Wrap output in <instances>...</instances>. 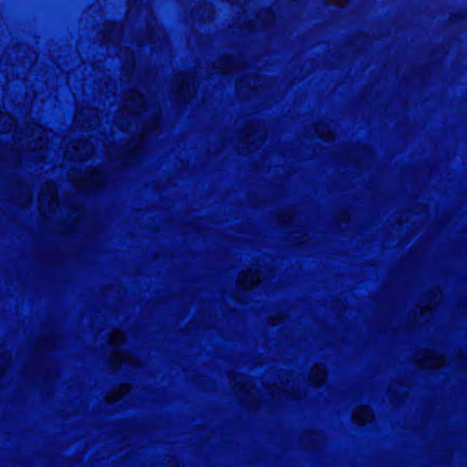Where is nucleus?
<instances>
[{"label": "nucleus", "mask_w": 467, "mask_h": 467, "mask_svg": "<svg viewBox=\"0 0 467 467\" xmlns=\"http://www.w3.org/2000/svg\"><path fill=\"white\" fill-rule=\"evenodd\" d=\"M247 78H238L236 79V82H235V88H236V92L237 94L240 96V97H251L253 92H254V88H248L247 91L244 90V88L246 87V82H247Z\"/></svg>", "instance_id": "nucleus-30"}, {"label": "nucleus", "mask_w": 467, "mask_h": 467, "mask_svg": "<svg viewBox=\"0 0 467 467\" xmlns=\"http://www.w3.org/2000/svg\"><path fill=\"white\" fill-rule=\"evenodd\" d=\"M137 1H138V0H128V5H129V6H130V8H131V7H133V6L136 5V2H137Z\"/></svg>", "instance_id": "nucleus-37"}, {"label": "nucleus", "mask_w": 467, "mask_h": 467, "mask_svg": "<svg viewBox=\"0 0 467 467\" xmlns=\"http://www.w3.org/2000/svg\"><path fill=\"white\" fill-rule=\"evenodd\" d=\"M440 294L441 291L438 288H432L427 291L424 295V297L427 300V305L416 306L411 310L410 314L415 317V318H419L422 317L426 313H431L437 305V298Z\"/></svg>", "instance_id": "nucleus-19"}, {"label": "nucleus", "mask_w": 467, "mask_h": 467, "mask_svg": "<svg viewBox=\"0 0 467 467\" xmlns=\"http://www.w3.org/2000/svg\"><path fill=\"white\" fill-rule=\"evenodd\" d=\"M283 376H284V378H285L286 379H288V376H289V375H288V373H284V375H283Z\"/></svg>", "instance_id": "nucleus-38"}, {"label": "nucleus", "mask_w": 467, "mask_h": 467, "mask_svg": "<svg viewBox=\"0 0 467 467\" xmlns=\"http://www.w3.org/2000/svg\"><path fill=\"white\" fill-rule=\"evenodd\" d=\"M335 220L337 223H348L350 220V214L347 211H341L337 213Z\"/></svg>", "instance_id": "nucleus-33"}, {"label": "nucleus", "mask_w": 467, "mask_h": 467, "mask_svg": "<svg viewBox=\"0 0 467 467\" xmlns=\"http://www.w3.org/2000/svg\"><path fill=\"white\" fill-rule=\"evenodd\" d=\"M15 130V143L24 142L26 149L32 152L45 150L48 143L47 130L35 120H30L16 126V119L9 113L0 111V134H6Z\"/></svg>", "instance_id": "nucleus-1"}, {"label": "nucleus", "mask_w": 467, "mask_h": 467, "mask_svg": "<svg viewBox=\"0 0 467 467\" xmlns=\"http://www.w3.org/2000/svg\"><path fill=\"white\" fill-rule=\"evenodd\" d=\"M21 164V161L20 160L17 161V166H19Z\"/></svg>", "instance_id": "nucleus-40"}, {"label": "nucleus", "mask_w": 467, "mask_h": 467, "mask_svg": "<svg viewBox=\"0 0 467 467\" xmlns=\"http://www.w3.org/2000/svg\"><path fill=\"white\" fill-rule=\"evenodd\" d=\"M307 235L306 234H304V235H301V236H298L296 237V239L297 240L296 241V244H306L307 242Z\"/></svg>", "instance_id": "nucleus-35"}, {"label": "nucleus", "mask_w": 467, "mask_h": 467, "mask_svg": "<svg viewBox=\"0 0 467 467\" xmlns=\"http://www.w3.org/2000/svg\"><path fill=\"white\" fill-rule=\"evenodd\" d=\"M262 281V273L258 269L249 267L238 274L237 285L244 288L243 291L236 290L232 294V298L240 303L247 304V292L254 285L260 284Z\"/></svg>", "instance_id": "nucleus-10"}, {"label": "nucleus", "mask_w": 467, "mask_h": 467, "mask_svg": "<svg viewBox=\"0 0 467 467\" xmlns=\"http://www.w3.org/2000/svg\"><path fill=\"white\" fill-rule=\"evenodd\" d=\"M253 0H227L229 4L232 5L239 6L241 8L245 7L252 2Z\"/></svg>", "instance_id": "nucleus-34"}, {"label": "nucleus", "mask_w": 467, "mask_h": 467, "mask_svg": "<svg viewBox=\"0 0 467 467\" xmlns=\"http://www.w3.org/2000/svg\"><path fill=\"white\" fill-rule=\"evenodd\" d=\"M131 390L130 383H122L118 387L111 389L105 396V400L108 403H113L119 400Z\"/></svg>", "instance_id": "nucleus-22"}, {"label": "nucleus", "mask_w": 467, "mask_h": 467, "mask_svg": "<svg viewBox=\"0 0 467 467\" xmlns=\"http://www.w3.org/2000/svg\"><path fill=\"white\" fill-rule=\"evenodd\" d=\"M10 354L4 353L0 356V378L5 374L8 369Z\"/></svg>", "instance_id": "nucleus-31"}, {"label": "nucleus", "mask_w": 467, "mask_h": 467, "mask_svg": "<svg viewBox=\"0 0 467 467\" xmlns=\"http://www.w3.org/2000/svg\"><path fill=\"white\" fill-rule=\"evenodd\" d=\"M327 377V369L321 363L315 364L309 372L308 381L310 385L320 387L324 384Z\"/></svg>", "instance_id": "nucleus-21"}, {"label": "nucleus", "mask_w": 467, "mask_h": 467, "mask_svg": "<svg viewBox=\"0 0 467 467\" xmlns=\"http://www.w3.org/2000/svg\"><path fill=\"white\" fill-rule=\"evenodd\" d=\"M285 317L281 314H275L268 317L267 323L271 326H277L285 321Z\"/></svg>", "instance_id": "nucleus-32"}, {"label": "nucleus", "mask_w": 467, "mask_h": 467, "mask_svg": "<svg viewBox=\"0 0 467 467\" xmlns=\"http://www.w3.org/2000/svg\"><path fill=\"white\" fill-rule=\"evenodd\" d=\"M276 223L284 227L292 226L296 220L295 212L292 209H285L275 214Z\"/></svg>", "instance_id": "nucleus-25"}, {"label": "nucleus", "mask_w": 467, "mask_h": 467, "mask_svg": "<svg viewBox=\"0 0 467 467\" xmlns=\"http://www.w3.org/2000/svg\"><path fill=\"white\" fill-rule=\"evenodd\" d=\"M375 415L373 410L366 405L358 406L353 413L352 420L358 425H363L366 422H372Z\"/></svg>", "instance_id": "nucleus-20"}, {"label": "nucleus", "mask_w": 467, "mask_h": 467, "mask_svg": "<svg viewBox=\"0 0 467 467\" xmlns=\"http://www.w3.org/2000/svg\"><path fill=\"white\" fill-rule=\"evenodd\" d=\"M348 0H336L333 4L337 6H343L347 5Z\"/></svg>", "instance_id": "nucleus-36"}, {"label": "nucleus", "mask_w": 467, "mask_h": 467, "mask_svg": "<svg viewBox=\"0 0 467 467\" xmlns=\"http://www.w3.org/2000/svg\"><path fill=\"white\" fill-rule=\"evenodd\" d=\"M126 339L125 333L119 329L113 330L109 336V343L113 348L122 346Z\"/></svg>", "instance_id": "nucleus-29"}, {"label": "nucleus", "mask_w": 467, "mask_h": 467, "mask_svg": "<svg viewBox=\"0 0 467 467\" xmlns=\"http://www.w3.org/2000/svg\"><path fill=\"white\" fill-rule=\"evenodd\" d=\"M193 12L195 16H201V20L203 22H212L214 19L215 13L213 7L209 4L204 3L194 7Z\"/></svg>", "instance_id": "nucleus-26"}, {"label": "nucleus", "mask_w": 467, "mask_h": 467, "mask_svg": "<svg viewBox=\"0 0 467 467\" xmlns=\"http://www.w3.org/2000/svg\"><path fill=\"white\" fill-rule=\"evenodd\" d=\"M59 205L58 188L54 181L42 184L38 194V212L42 217L48 218L56 214Z\"/></svg>", "instance_id": "nucleus-7"}, {"label": "nucleus", "mask_w": 467, "mask_h": 467, "mask_svg": "<svg viewBox=\"0 0 467 467\" xmlns=\"http://www.w3.org/2000/svg\"><path fill=\"white\" fill-rule=\"evenodd\" d=\"M415 362L421 368H441L446 364V358L434 350L427 349L417 353Z\"/></svg>", "instance_id": "nucleus-14"}, {"label": "nucleus", "mask_w": 467, "mask_h": 467, "mask_svg": "<svg viewBox=\"0 0 467 467\" xmlns=\"http://www.w3.org/2000/svg\"><path fill=\"white\" fill-rule=\"evenodd\" d=\"M16 203L26 207L33 202V192L23 178H16L11 182Z\"/></svg>", "instance_id": "nucleus-15"}, {"label": "nucleus", "mask_w": 467, "mask_h": 467, "mask_svg": "<svg viewBox=\"0 0 467 467\" xmlns=\"http://www.w3.org/2000/svg\"><path fill=\"white\" fill-rule=\"evenodd\" d=\"M56 342L48 337L39 338L34 345V351L36 355L40 352H52L55 349Z\"/></svg>", "instance_id": "nucleus-27"}, {"label": "nucleus", "mask_w": 467, "mask_h": 467, "mask_svg": "<svg viewBox=\"0 0 467 467\" xmlns=\"http://www.w3.org/2000/svg\"><path fill=\"white\" fill-rule=\"evenodd\" d=\"M160 124L161 112L159 111L141 123L137 135L126 145L118 150V158L127 164L140 158L142 154L146 140L160 129Z\"/></svg>", "instance_id": "nucleus-3"}, {"label": "nucleus", "mask_w": 467, "mask_h": 467, "mask_svg": "<svg viewBox=\"0 0 467 467\" xmlns=\"http://www.w3.org/2000/svg\"><path fill=\"white\" fill-rule=\"evenodd\" d=\"M95 154V147L88 140H78L71 148L65 152L66 158L75 161H86Z\"/></svg>", "instance_id": "nucleus-12"}, {"label": "nucleus", "mask_w": 467, "mask_h": 467, "mask_svg": "<svg viewBox=\"0 0 467 467\" xmlns=\"http://www.w3.org/2000/svg\"><path fill=\"white\" fill-rule=\"evenodd\" d=\"M46 157L44 155L40 156V160L43 161Z\"/></svg>", "instance_id": "nucleus-39"}, {"label": "nucleus", "mask_w": 467, "mask_h": 467, "mask_svg": "<svg viewBox=\"0 0 467 467\" xmlns=\"http://www.w3.org/2000/svg\"><path fill=\"white\" fill-rule=\"evenodd\" d=\"M122 364L138 367V360L130 352L126 350H115L111 352L109 357V368L111 372H117Z\"/></svg>", "instance_id": "nucleus-18"}, {"label": "nucleus", "mask_w": 467, "mask_h": 467, "mask_svg": "<svg viewBox=\"0 0 467 467\" xmlns=\"http://www.w3.org/2000/svg\"><path fill=\"white\" fill-rule=\"evenodd\" d=\"M124 99L125 103L114 116V123L119 130L130 132L135 119L147 109L148 100L141 92L134 88L124 92Z\"/></svg>", "instance_id": "nucleus-2"}, {"label": "nucleus", "mask_w": 467, "mask_h": 467, "mask_svg": "<svg viewBox=\"0 0 467 467\" xmlns=\"http://www.w3.org/2000/svg\"><path fill=\"white\" fill-rule=\"evenodd\" d=\"M314 130L316 135L327 142L334 141L336 139L335 132L329 128V126L323 121L317 122L314 124Z\"/></svg>", "instance_id": "nucleus-23"}, {"label": "nucleus", "mask_w": 467, "mask_h": 467, "mask_svg": "<svg viewBox=\"0 0 467 467\" xmlns=\"http://www.w3.org/2000/svg\"><path fill=\"white\" fill-rule=\"evenodd\" d=\"M74 124L77 128L85 131L98 130L101 124L98 109L90 107H77Z\"/></svg>", "instance_id": "nucleus-11"}, {"label": "nucleus", "mask_w": 467, "mask_h": 467, "mask_svg": "<svg viewBox=\"0 0 467 467\" xmlns=\"http://www.w3.org/2000/svg\"><path fill=\"white\" fill-rule=\"evenodd\" d=\"M267 131L263 123L249 120L238 130L239 141L236 150L239 153H251L261 148L266 139Z\"/></svg>", "instance_id": "nucleus-4"}, {"label": "nucleus", "mask_w": 467, "mask_h": 467, "mask_svg": "<svg viewBox=\"0 0 467 467\" xmlns=\"http://www.w3.org/2000/svg\"><path fill=\"white\" fill-rule=\"evenodd\" d=\"M388 400L393 405L404 403L409 396L407 386L398 379L391 380L388 388Z\"/></svg>", "instance_id": "nucleus-17"}, {"label": "nucleus", "mask_w": 467, "mask_h": 467, "mask_svg": "<svg viewBox=\"0 0 467 467\" xmlns=\"http://www.w3.org/2000/svg\"><path fill=\"white\" fill-rule=\"evenodd\" d=\"M270 393L273 394V396H275L277 400H282L285 401H288L296 398L293 392L285 390L283 387L277 385H275L271 389Z\"/></svg>", "instance_id": "nucleus-28"}, {"label": "nucleus", "mask_w": 467, "mask_h": 467, "mask_svg": "<svg viewBox=\"0 0 467 467\" xmlns=\"http://www.w3.org/2000/svg\"><path fill=\"white\" fill-rule=\"evenodd\" d=\"M255 20L260 23L261 29H266L275 23V15L270 8L262 9L256 15Z\"/></svg>", "instance_id": "nucleus-24"}, {"label": "nucleus", "mask_w": 467, "mask_h": 467, "mask_svg": "<svg viewBox=\"0 0 467 467\" xmlns=\"http://www.w3.org/2000/svg\"><path fill=\"white\" fill-rule=\"evenodd\" d=\"M101 44H111L118 46L121 43L124 36L123 25L119 23L108 22L105 23L102 31L100 32Z\"/></svg>", "instance_id": "nucleus-13"}, {"label": "nucleus", "mask_w": 467, "mask_h": 467, "mask_svg": "<svg viewBox=\"0 0 467 467\" xmlns=\"http://www.w3.org/2000/svg\"><path fill=\"white\" fill-rule=\"evenodd\" d=\"M246 67V59L240 55H224L208 67L209 74H234Z\"/></svg>", "instance_id": "nucleus-9"}, {"label": "nucleus", "mask_w": 467, "mask_h": 467, "mask_svg": "<svg viewBox=\"0 0 467 467\" xmlns=\"http://www.w3.org/2000/svg\"><path fill=\"white\" fill-rule=\"evenodd\" d=\"M157 41L161 42V47H165L168 45V36L160 26L157 25L155 19H153V25L150 22L147 23V32L145 34L144 41H139V45L145 43L155 44Z\"/></svg>", "instance_id": "nucleus-16"}, {"label": "nucleus", "mask_w": 467, "mask_h": 467, "mask_svg": "<svg viewBox=\"0 0 467 467\" xmlns=\"http://www.w3.org/2000/svg\"><path fill=\"white\" fill-rule=\"evenodd\" d=\"M67 179L77 189L91 192L105 187L108 174L99 168L88 167L83 173L70 171Z\"/></svg>", "instance_id": "nucleus-5"}, {"label": "nucleus", "mask_w": 467, "mask_h": 467, "mask_svg": "<svg viewBox=\"0 0 467 467\" xmlns=\"http://www.w3.org/2000/svg\"><path fill=\"white\" fill-rule=\"evenodd\" d=\"M177 100L188 104L196 94V78L187 72H179L172 78Z\"/></svg>", "instance_id": "nucleus-8"}, {"label": "nucleus", "mask_w": 467, "mask_h": 467, "mask_svg": "<svg viewBox=\"0 0 467 467\" xmlns=\"http://www.w3.org/2000/svg\"><path fill=\"white\" fill-rule=\"evenodd\" d=\"M232 389L240 403L252 409H258L261 401L254 386L253 378L237 374L231 379Z\"/></svg>", "instance_id": "nucleus-6"}]
</instances>
